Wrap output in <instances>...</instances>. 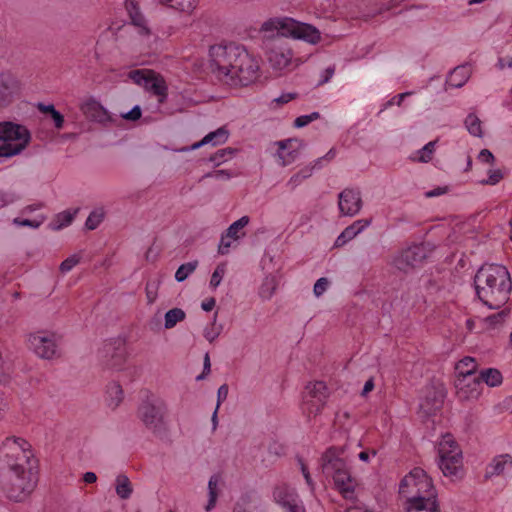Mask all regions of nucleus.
I'll return each instance as SVG.
<instances>
[{
    "label": "nucleus",
    "mask_w": 512,
    "mask_h": 512,
    "mask_svg": "<svg viewBox=\"0 0 512 512\" xmlns=\"http://www.w3.org/2000/svg\"><path fill=\"white\" fill-rule=\"evenodd\" d=\"M0 470H7L2 488L13 501L25 500L37 484L36 460L31 445L20 437H7L0 447Z\"/></svg>",
    "instance_id": "nucleus-1"
},
{
    "label": "nucleus",
    "mask_w": 512,
    "mask_h": 512,
    "mask_svg": "<svg viewBox=\"0 0 512 512\" xmlns=\"http://www.w3.org/2000/svg\"><path fill=\"white\" fill-rule=\"evenodd\" d=\"M209 56L213 75L224 85L247 86L258 77L259 60L241 44L213 45Z\"/></svg>",
    "instance_id": "nucleus-2"
},
{
    "label": "nucleus",
    "mask_w": 512,
    "mask_h": 512,
    "mask_svg": "<svg viewBox=\"0 0 512 512\" xmlns=\"http://www.w3.org/2000/svg\"><path fill=\"white\" fill-rule=\"evenodd\" d=\"M479 300L490 309H500L509 300L512 280L508 269L501 264H484L474 276Z\"/></svg>",
    "instance_id": "nucleus-3"
},
{
    "label": "nucleus",
    "mask_w": 512,
    "mask_h": 512,
    "mask_svg": "<svg viewBox=\"0 0 512 512\" xmlns=\"http://www.w3.org/2000/svg\"><path fill=\"white\" fill-rule=\"evenodd\" d=\"M399 493L406 499L405 512H440L432 479L420 467L412 469L401 480Z\"/></svg>",
    "instance_id": "nucleus-4"
},
{
    "label": "nucleus",
    "mask_w": 512,
    "mask_h": 512,
    "mask_svg": "<svg viewBox=\"0 0 512 512\" xmlns=\"http://www.w3.org/2000/svg\"><path fill=\"white\" fill-rule=\"evenodd\" d=\"M259 32L262 34L264 46L274 44L277 38L284 37L302 40L313 45L321 40V33L316 27L290 17L269 18L262 23Z\"/></svg>",
    "instance_id": "nucleus-5"
},
{
    "label": "nucleus",
    "mask_w": 512,
    "mask_h": 512,
    "mask_svg": "<svg viewBox=\"0 0 512 512\" xmlns=\"http://www.w3.org/2000/svg\"><path fill=\"white\" fill-rule=\"evenodd\" d=\"M341 454L339 449L329 448L321 458L322 471L327 477L333 478L335 487L345 499L353 500L356 481Z\"/></svg>",
    "instance_id": "nucleus-6"
},
{
    "label": "nucleus",
    "mask_w": 512,
    "mask_h": 512,
    "mask_svg": "<svg viewBox=\"0 0 512 512\" xmlns=\"http://www.w3.org/2000/svg\"><path fill=\"white\" fill-rule=\"evenodd\" d=\"M438 467L445 477L459 478L463 469V455L451 434H445L437 445Z\"/></svg>",
    "instance_id": "nucleus-7"
},
{
    "label": "nucleus",
    "mask_w": 512,
    "mask_h": 512,
    "mask_svg": "<svg viewBox=\"0 0 512 512\" xmlns=\"http://www.w3.org/2000/svg\"><path fill=\"white\" fill-rule=\"evenodd\" d=\"M29 130L12 122L0 123V157H12L22 152L30 141Z\"/></svg>",
    "instance_id": "nucleus-8"
},
{
    "label": "nucleus",
    "mask_w": 512,
    "mask_h": 512,
    "mask_svg": "<svg viewBox=\"0 0 512 512\" xmlns=\"http://www.w3.org/2000/svg\"><path fill=\"white\" fill-rule=\"evenodd\" d=\"M166 413V402L152 393H148L138 407L139 419L147 429L154 433H160L164 430Z\"/></svg>",
    "instance_id": "nucleus-9"
},
{
    "label": "nucleus",
    "mask_w": 512,
    "mask_h": 512,
    "mask_svg": "<svg viewBox=\"0 0 512 512\" xmlns=\"http://www.w3.org/2000/svg\"><path fill=\"white\" fill-rule=\"evenodd\" d=\"M29 348L40 358L51 360L60 356V337L50 331H36L28 336Z\"/></svg>",
    "instance_id": "nucleus-10"
},
{
    "label": "nucleus",
    "mask_w": 512,
    "mask_h": 512,
    "mask_svg": "<svg viewBox=\"0 0 512 512\" xmlns=\"http://www.w3.org/2000/svg\"><path fill=\"white\" fill-rule=\"evenodd\" d=\"M128 77L137 85L143 87L146 91L158 97L160 104L167 98L168 87L164 78L148 69H136L129 72Z\"/></svg>",
    "instance_id": "nucleus-11"
},
{
    "label": "nucleus",
    "mask_w": 512,
    "mask_h": 512,
    "mask_svg": "<svg viewBox=\"0 0 512 512\" xmlns=\"http://www.w3.org/2000/svg\"><path fill=\"white\" fill-rule=\"evenodd\" d=\"M99 358L107 368L122 369L127 358L125 339L116 337L106 340L99 350Z\"/></svg>",
    "instance_id": "nucleus-12"
},
{
    "label": "nucleus",
    "mask_w": 512,
    "mask_h": 512,
    "mask_svg": "<svg viewBox=\"0 0 512 512\" xmlns=\"http://www.w3.org/2000/svg\"><path fill=\"white\" fill-rule=\"evenodd\" d=\"M328 397V388L323 381L308 383L303 394V410L309 416L318 415Z\"/></svg>",
    "instance_id": "nucleus-13"
},
{
    "label": "nucleus",
    "mask_w": 512,
    "mask_h": 512,
    "mask_svg": "<svg viewBox=\"0 0 512 512\" xmlns=\"http://www.w3.org/2000/svg\"><path fill=\"white\" fill-rule=\"evenodd\" d=\"M265 49L273 69L281 71L291 64L293 52L284 39L277 38L274 44L265 46Z\"/></svg>",
    "instance_id": "nucleus-14"
},
{
    "label": "nucleus",
    "mask_w": 512,
    "mask_h": 512,
    "mask_svg": "<svg viewBox=\"0 0 512 512\" xmlns=\"http://www.w3.org/2000/svg\"><path fill=\"white\" fill-rule=\"evenodd\" d=\"M273 498L284 512H305L302 500L296 490L287 484L277 485L273 491Z\"/></svg>",
    "instance_id": "nucleus-15"
},
{
    "label": "nucleus",
    "mask_w": 512,
    "mask_h": 512,
    "mask_svg": "<svg viewBox=\"0 0 512 512\" xmlns=\"http://www.w3.org/2000/svg\"><path fill=\"white\" fill-rule=\"evenodd\" d=\"M427 257V251L424 245H413L402 250L395 258L394 265L401 271H408L418 265Z\"/></svg>",
    "instance_id": "nucleus-16"
},
{
    "label": "nucleus",
    "mask_w": 512,
    "mask_h": 512,
    "mask_svg": "<svg viewBox=\"0 0 512 512\" xmlns=\"http://www.w3.org/2000/svg\"><path fill=\"white\" fill-rule=\"evenodd\" d=\"M339 212L342 216L353 217L362 208L361 194L355 189H344L338 196Z\"/></svg>",
    "instance_id": "nucleus-17"
},
{
    "label": "nucleus",
    "mask_w": 512,
    "mask_h": 512,
    "mask_svg": "<svg viewBox=\"0 0 512 512\" xmlns=\"http://www.w3.org/2000/svg\"><path fill=\"white\" fill-rule=\"evenodd\" d=\"M455 387L457 396L461 400L477 399L482 391V384L478 373L468 377L456 378Z\"/></svg>",
    "instance_id": "nucleus-18"
},
{
    "label": "nucleus",
    "mask_w": 512,
    "mask_h": 512,
    "mask_svg": "<svg viewBox=\"0 0 512 512\" xmlns=\"http://www.w3.org/2000/svg\"><path fill=\"white\" fill-rule=\"evenodd\" d=\"M18 88V81L11 73H0V107L11 102Z\"/></svg>",
    "instance_id": "nucleus-19"
},
{
    "label": "nucleus",
    "mask_w": 512,
    "mask_h": 512,
    "mask_svg": "<svg viewBox=\"0 0 512 512\" xmlns=\"http://www.w3.org/2000/svg\"><path fill=\"white\" fill-rule=\"evenodd\" d=\"M512 470V456L501 454L492 459L485 470V478L489 479L495 476L503 475Z\"/></svg>",
    "instance_id": "nucleus-20"
},
{
    "label": "nucleus",
    "mask_w": 512,
    "mask_h": 512,
    "mask_svg": "<svg viewBox=\"0 0 512 512\" xmlns=\"http://www.w3.org/2000/svg\"><path fill=\"white\" fill-rule=\"evenodd\" d=\"M372 223V219H359L354 221L351 225L347 226L335 241L336 247H341L347 242L355 238L358 234L364 231Z\"/></svg>",
    "instance_id": "nucleus-21"
},
{
    "label": "nucleus",
    "mask_w": 512,
    "mask_h": 512,
    "mask_svg": "<svg viewBox=\"0 0 512 512\" xmlns=\"http://www.w3.org/2000/svg\"><path fill=\"white\" fill-rule=\"evenodd\" d=\"M229 138V131L225 127H220L215 131L208 133L203 139L199 142L194 143L189 148H185V151H191L199 149L200 147L211 144L212 146H217L224 144Z\"/></svg>",
    "instance_id": "nucleus-22"
},
{
    "label": "nucleus",
    "mask_w": 512,
    "mask_h": 512,
    "mask_svg": "<svg viewBox=\"0 0 512 512\" xmlns=\"http://www.w3.org/2000/svg\"><path fill=\"white\" fill-rule=\"evenodd\" d=\"M471 68L469 65H460L454 68L446 79V85L450 88H461L469 80Z\"/></svg>",
    "instance_id": "nucleus-23"
},
{
    "label": "nucleus",
    "mask_w": 512,
    "mask_h": 512,
    "mask_svg": "<svg viewBox=\"0 0 512 512\" xmlns=\"http://www.w3.org/2000/svg\"><path fill=\"white\" fill-rule=\"evenodd\" d=\"M126 9L131 19V23L138 28V33L140 35H148L150 32L149 28L147 26L145 17L140 12L137 4L133 0H127Z\"/></svg>",
    "instance_id": "nucleus-24"
},
{
    "label": "nucleus",
    "mask_w": 512,
    "mask_h": 512,
    "mask_svg": "<svg viewBox=\"0 0 512 512\" xmlns=\"http://www.w3.org/2000/svg\"><path fill=\"white\" fill-rule=\"evenodd\" d=\"M82 112L95 121H103L107 118L106 109L95 99H88L81 105Z\"/></svg>",
    "instance_id": "nucleus-25"
},
{
    "label": "nucleus",
    "mask_w": 512,
    "mask_h": 512,
    "mask_svg": "<svg viewBox=\"0 0 512 512\" xmlns=\"http://www.w3.org/2000/svg\"><path fill=\"white\" fill-rule=\"evenodd\" d=\"M124 398V393L121 385L118 382H111L106 388V402L107 405L114 409L119 406Z\"/></svg>",
    "instance_id": "nucleus-26"
},
{
    "label": "nucleus",
    "mask_w": 512,
    "mask_h": 512,
    "mask_svg": "<svg viewBox=\"0 0 512 512\" xmlns=\"http://www.w3.org/2000/svg\"><path fill=\"white\" fill-rule=\"evenodd\" d=\"M78 211L79 209L76 208L74 210L68 209L58 213L50 223L51 229L58 231L69 226L73 222Z\"/></svg>",
    "instance_id": "nucleus-27"
},
{
    "label": "nucleus",
    "mask_w": 512,
    "mask_h": 512,
    "mask_svg": "<svg viewBox=\"0 0 512 512\" xmlns=\"http://www.w3.org/2000/svg\"><path fill=\"white\" fill-rule=\"evenodd\" d=\"M115 491L117 496L122 500H126L131 497L133 493V486L125 474L117 475L115 479Z\"/></svg>",
    "instance_id": "nucleus-28"
},
{
    "label": "nucleus",
    "mask_w": 512,
    "mask_h": 512,
    "mask_svg": "<svg viewBox=\"0 0 512 512\" xmlns=\"http://www.w3.org/2000/svg\"><path fill=\"white\" fill-rule=\"evenodd\" d=\"M221 481V476L218 474H214L210 477L208 482V503L205 507L206 511H211L217 502L218 494H219V483Z\"/></svg>",
    "instance_id": "nucleus-29"
},
{
    "label": "nucleus",
    "mask_w": 512,
    "mask_h": 512,
    "mask_svg": "<svg viewBox=\"0 0 512 512\" xmlns=\"http://www.w3.org/2000/svg\"><path fill=\"white\" fill-rule=\"evenodd\" d=\"M476 362L472 357H464L455 366L456 377H468L477 374Z\"/></svg>",
    "instance_id": "nucleus-30"
},
{
    "label": "nucleus",
    "mask_w": 512,
    "mask_h": 512,
    "mask_svg": "<svg viewBox=\"0 0 512 512\" xmlns=\"http://www.w3.org/2000/svg\"><path fill=\"white\" fill-rule=\"evenodd\" d=\"M250 218L248 216H242L235 222H233L227 229L226 234L233 240H238L245 235L243 229L249 224Z\"/></svg>",
    "instance_id": "nucleus-31"
},
{
    "label": "nucleus",
    "mask_w": 512,
    "mask_h": 512,
    "mask_svg": "<svg viewBox=\"0 0 512 512\" xmlns=\"http://www.w3.org/2000/svg\"><path fill=\"white\" fill-rule=\"evenodd\" d=\"M481 384L485 383L490 387L498 386L502 383V374L499 370L494 368H488L478 373Z\"/></svg>",
    "instance_id": "nucleus-32"
},
{
    "label": "nucleus",
    "mask_w": 512,
    "mask_h": 512,
    "mask_svg": "<svg viewBox=\"0 0 512 512\" xmlns=\"http://www.w3.org/2000/svg\"><path fill=\"white\" fill-rule=\"evenodd\" d=\"M436 141H430L425 144L421 149L417 150L411 156V160L414 162L428 163L431 161L435 152Z\"/></svg>",
    "instance_id": "nucleus-33"
},
{
    "label": "nucleus",
    "mask_w": 512,
    "mask_h": 512,
    "mask_svg": "<svg viewBox=\"0 0 512 512\" xmlns=\"http://www.w3.org/2000/svg\"><path fill=\"white\" fill-rule=\"evenodd\" d=\"M186 317V313L181 308H173L168 310L164 316L165 329L174 328L179 322H182Z\"/></svg>",
    "instance_id": "nucleus-34"
},
{
    "label": "nucleus",
    "mask_w": 512,
    "mask_h": 512,
    "mask_svg": "<svg viewBox=\"0 0 512 512\" xmlns=\"http://www.w3.org/2000/svg\"><path fill=\"white\" fill-rule=\"evenodd\" d=\"M217 315L215 312L212 321L203 330V336L209 343H213L223 330V325L217 324Z\"/></svg>",
    "instance_id": "nucleus-35"
},
{
    "label": "nucleus",
    "mask_w": 512,
    "mask_h": 512,
    "mask_svg": "<svg viewBox=\"0 0 512 512\" xmlns=\"http://www.w3.org/2000/svg\"><path fill=\"white\" fill-rule=\"evenodd\" d=\"M277 289V280L274 276H267L263 280L259 295L264 300H269Z\"/></svg>",
    "instance_id": "nucleus-36"
},
{
    "label": "nucleus",
    "mask_w": 512,
    "mask_h": 512,
    "mask_svg": "<svg viewBox=\"0 0 512 512\" xmlns=\"http://www.w3.org/2000/svg\"><path fill=\"white\" fill-rule=\"evenodd\" d=\"M313 174V167L306 166L302 168L298 173L292 175L287 182V187L290 190H294L298 187L305 179H308Z\"/></svg>",
    "instance_id": "nucleus-37"
},
{
    "label": "nucleus",
    "mask_w": 512,
    "mask_h": 512,
    "mask_svg": "<svg viewBox=\"0 0 512 512\" xmlns=\"http://www.w3.org/2000/svg\"><path fill=\"white\" fill-rule=\"evenodd\" d=\"M465 127L468 132L475 137H482V125L480 119L474 114L470 113L467 115L464 121Z\"/></svg>",
    "instance_id": "nucleus-38"
},
{
    "label": "nucleus",
    "mask_w": 512,
    "mask_h": 512,
    "mask_svg": "<svg viewBox=\"0 0 512 512\" xmlns=\"http://www.w3.org/2000/svg\"><path fill=\"white\" fill-rule=\"evenodd\" d=\"M105 217V211L103 208H96L95 210H93L86 222H85V227L88 229V230H94L96 229L100 224L101 222L103 221Z\"/></svg>",
    "instance_id": "nucleus-39"
},
{
    "label": "nucleus",
    "mask_w": 512,
    "mask_h": 512,
    "mask_svg": "<svg viewBox=\"0 0 512 512\" xmlns=\"http://www.w3.org/2000/svg\"><path fill=\"white\" fill-rule=\"evenodd\" d=\"M197 267V262H187L182 264L175 273V279L178 282H183L188 276L194 272Z\"/></svg>",
    "instance_id": "nucleus-40"
},
{
    "label": "nucleus",
    "mask_w": 512,
    "mask_h": 512,
    "mask_svg": "<svg viewBox=\"0 0 512 512\" xmlns=\"http://www.w3.org/2000/svg\"><path fill=\"white\" fill-rule=\"evenodd\" d=\"M487 174L488 177L480 181L483 185H496L504 178L501 169H489Z\"/></svg>",
    "instance_id": "nucleus-41"
},
{
    "label": "nucleus",
    "mask_w": 512,
    "mask_h": 512,
    "mask_svg": "<svg viewBox=\"0 0 512 512\" xmlns=\"http://www.w3.org/2000/svg\"><path fill=\"white\" fill-rule=\"evenodd\" d=\"M20 199V195L12 190L0 191V209L15 203Z\"/></svg>",
    "instance_id": "nucleus-42"
},
{
    "label": "nucleus",
    "mask_w": 512,
    "mask_h": 512,
    "mask_svg": "<svg viewBox=\"0 0 512 512\" xmlns=\"http://www.w3.org/2000/svg\"><path fill=\"white\" fill-rule=\"evenodd\" d=\"M233 153L234 150L231 148L220 149L213 156H211L210 161L213 162L216 166H219L228 158H230Z\"/></svg>",
    "instance_id": "nucleus-43"
},
{
    "label": "nucleus",
    "mask_w": 512,
    "mask_h": 512,
    "mask_svg": "<svg viewBox=\"0 0 512 512\" xmlns=\"http://www.w3.org/2000/svg\"><path fill=\"white\" fill-rule=\"evenodd\" d=\"M225 272H226V267L224 264H219L215 268L214 272L212 273L211 279H210V287L212 289H215L220 285V283L225 275Z\"/></svg>",
    "instance_id": "nucleus-44"
},
{
    "label": "nucleus",
    "mask_w": 512,
    "mask_h": 512,
    "mask_svg": "<svg viewBox=\"0 0 512 512\" xmlns=\"http://www.w3.org/2000/svg\"><path fill=\"white\" fill-rule=\"evenodd\" d=\"M319 118H320V114L318 112H312L307 115H301L295 119L294 126L297 128H302Z\"/></svg>",
    "instance_id": "nucleus-45"
},
{
    "label": "nucleus",
    "mask_w": 512,
    "mask_h": 512,
    "mask_svg": "<svg viewBox=\"0 0 512 512\" xmlns=\"http://www.w3.org/2000/svg\"><path fill=\"white\" fill-rule=\"evenodd\" d=\"M12 372V365L9 361H5L0 355V384L6 383Z\"/></svg>",
    "instance_id": "nucleus-46"
},
{
    "label": "nucleus",
    "mask_w": 512,
    "mask_h": 512,
    "mask_svg": "<svg viewBox=\"0 0 512 512\" xmlns=\"http://www.w3.org/2000/svg\"><path fill=\"white\" fill-rule=\"evenodd\" d=\"M80 262V256L78 254H73L66 258L61 264H60V271L62 273H68L71 271L78 263Z\"/></svg>",
    "instance_id": "nucleus-47"
},
{
    "label": "nucleus",
    "mask_w": 512,
    "mask_h": 512,
    "mask_svg": "<svg viewBox=\"0 0 512 512\" xmlns=\"http://www.w3.org/2000/svg\"><path fill=\"white\" fill-rule=\"evenodd\" d=\"M279 150H278V157L280 160V165L287 166L294 160V157L291 156V153H289L287 156L284 155V151L286 150V142L280 141L278 142Z\"/></svg>",
    "instance_id": "nucleus-48"
},
{
    "label": "nucleus",
    "mask_w": 512,
    "mask_h": 512,
    "mask_svg": "<svg viewBox=\"0 0 512 512\" xmlns=\"http://www.w3.org/2000/svg\"><path fill=\"white\" fill-rule=\"evenodd\" d=\"M329 280L325 277L319 278L314 284L313 293L316 297L322 296L329 287Z\"/></svg>",
    "instance_id": "nucleus-49"
},
{
    "label": "nucleus",
    "mask_w": 512,
    "mask_h": 512,
    "mask_svg": "<svg viewBox=\"0 0 512 512\" xmlns=\"http://www.w3.org/2000/svg\"><path fill=\"white\" fill-rule=\"evenodd\" d=\"M413 92L411 91H407V92H403V93H400L398 95H395L394 97H392L389 101H387L384 105H383V108L381 109V112L384 111L385 109L389 108L390 106L392 105H398L400 106L403 102V100L412 95Z\"/></svg>",
    "instance_id": "nucleus-50"
},
{
    "label": "nucleus",
    "mask_w": 512,
    "mask_h": 512,
    "mask_svg": "<svg viewBox=\"0 0 512 512\" xmlns=\"http://www.w3.org/2000/svg\"><path fill=\"white\" fill-rule=\"evenodd\" d=\"M44 221V218H36V219H24L21 220L19 218L14 219V223L20 226H27L31 228H38Z\"/></svg>",
    "instance_id": "nucleus-51"
},
{
    "label": "nucleus",
    "mask_w": 512,
    "mask_h": 512,
    "mask_svg": "<svg viewBox=\"0 0 512 512\" xmlns=\"http://www.w3.org/2000/svg\"><path fill=\"white\" fill-rule=\"evenodd\" d=\"M508 311L506 309H503L495 314H492L486 318V321L490 325H497L504 321L505 317H507Z\"/></svg>",
    "instance_id": "nucleus-52"
},
{
    "label": "nucleus",
    "mask_w": 512,
    "mask_h": 512,
    "mask_svg": "<svg viewBox=\"0 0 512 512\" xmlns=\"http://www.w3.org/2000/svg\"><path fill=\"white\" fill-rule=\"evenodd\" d=\"M232 240L230 237L227 236V234H223L218 246V252L222 255H225L229 252V249L232 244Z\"/></svg>",
    "instance_id": "nucleus-53"
},
{
    "label": "nucleus",
    "mask_w": 512,
    "mask_h": 512,
    "mask_svg": "<svg viewBox=\"0 0 512 512\" xmlns=\"http://www.w3.org/2000/svg\"><path fill=\"white\" fill-rule=\"evenodd\" d=\"M158 286L155 283H147L146 285V297L149 304L155 302L157 298Z\"/></svg>",
    "instance_id": "nucleus-54"
},
{
    "label": "nucleus",
    "mask_w": 512,
    "mask_h": 512,
    "mask_svg": "<svg viewBox=\"0 0 512 512\" xmlns=\"http://www.w3.org/2000/svg\"><path fill=\"white\" fill-rule=\"evenodd\" d=\"M478 160L481 163L492 165L495 161V157L490 150L482 149L478 154Z\"/></svg>",
    "instance_id": "nucleus-55"
},
{
    "label": "nucleus",
    "mask_w": 512,
    "mask_h": 512,
    "mask_svg": "<svg viewBox=\"0 0 512 512\" xmlns=\"http://www.w3.org/2000/svg\"><path fill=\"white\" fill-rule=\"evenodd\" d=\"M233 512H253L250 509L249 499L247 497H242L236 504L233 509Z\"/></svg>",
    "instance_id": "nucleus-56"
},
{
    "label": "nucleus",
    "mask_w": 512,
    "mask_h": 512,
    "mask_svg": "<svg viewBox=\"0 0 512 512\" xmlns=\"http://www.w3.org/2000/svg\"><path fill=\"white\" fill-rule=\"evenodd\" d=\"M334 73H335L334 66L327 67L324 71H322L321 76H320L321 78L319 80L318 85H323V84L328 83L331 80V78L333 77Z\"/></svg>",
    "instance_id": "nucleus-57"
},
{
    "label": "nucleus",
    "mask_w": 512,
    "mask_h": 512,
    "mask_svg": "<svg viewBox=\"0 0 512 512\" xmlns=\"http://www.w3.org/2000/svg\"><path fill=\"white\" fill-rule=\"evenodd\" d=\"M50 116L54 122V126L56 129H62L64 126V116L57 111L56 109L50 113Z\"/></svg>",
    "instance_id": "nucleus-58"
},
{
    "label": "nucleus",
    "mask_w": 512,
    "mask_h": 512,
    "mask_svg": "<svg viewBox=\"0 0 512 512\" xmlns=\"http://www.w3.org/2000/svg\"><path fill=\"white\" fill-rule=\"evenodd\" d=\"M447 192H448V187L447 186L436 187L434 189L426 191L425 192V197L426 198L438 197V196L446 194Z\"/></svg>",
    "instance_id": "nucleus-59"
},
{
    "label": "nucleus",
    "mask_w": 512,
    "mask_h": 512,
    "mask_svg": "<svg viewBox=\"0 0 512 512\" xmlns=\"http://www.w3.org/2000/svg\"><path fill=\"white\" fill-rule=\"evenodd\" d=\"M228 396V386L226 384L221 385L217 391V408H219L220 404L226 400Z\"/></svg>",
    "instance_id": "nucleus-60"
},
{
    "label": "nucleus",
    "mask_w": 512,
    "mask_h": 512,
    "mask_svg": "<svg viewBox=\"0 0 512 512\" xmlns=\"http://www.w3.org/2000/svg\"><path fill=\"white\" fill-rule=\"evenodd\" d=\"M298 462H299V464H300V468H301L302 474H303V476H304V478H305V481H306L307 485H308L311 489H313L314 483H313V481H312L311 475H310V473H309V471H308V469H307L306 465L304 464V462H303V461H302V459H300V458L298 459Z\"/></svg>",
    "instance_id": "nucleus-61"
},
{
    "label": "nucleus",
    "mask_w": 512,
    "mask_h": 512,
    "mask_svg": "<svg viewBox=\"0 0 512 512\" xmlns=\"http://www.w3.org/2000/svg\"><path fill=\"white\" fill-rule=\"evenodd\" d=\"M295 98H296V93L287 92V93H283L279 97L275 98L273 100V102L277 103V104H286Z\"/></svg>",
    "instance_id": "nucleus-62"
},
{
    "label": "nucleus",
    "mask_w": 512,
    "mask_h": 512,
    "mask_svg": "<svg viewBox=\"0 0 512 512\" xmlns=\"http://www.w3.org/2000/svg\"><path fill=\"white\" fill-rule=\"evenodd\" d=\"M496 67L499 70H503L506 67L512 68V56L508 57H499L496 63Z\"/></svg>",
    "instance_id": "nucleus-63"
},
{
    "label": "nucleus",
    "mask_w": 512,
    "mask_h": 512,
    "mask_svg": "<svg viewBox=\"0 0 512 512\" xmlns=\"http://www.w3.org/2000/svg\"><path fill=\"white\" fill-rule=\"evenodd\" d=\"M125 119L135 121L141 117V109L139 106H134L129 112L123 115Z\"/></svg>",
    "instance_id": "nucleus-64"
}]
</instances>
